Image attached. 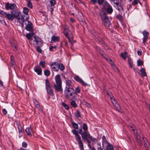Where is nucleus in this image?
I'll list each match as a JSON object with an SVG mask.
<instances>
[{
  "label": "nucleus",
  "mask_w": 150,
  "mask_h": 150,
  "mask_svg": "<svg viewBox=\"0 0 150 150\" xmlns=\"http://www.w3.org/2000/svg\"><path fill=\"white\" fill-rule=\"evenodd\" d=\"M11 13L13 14L14 19H16L21 24L22 26L23 25V23L25 21H28L30 18L29 16H27L24 19L25 16L21 15V11L18 10H13L11 12Z\"/></svg>",
  "instance_id": "1"
},
{
  "label": "nucleus",
  "mask_w": 150,
  "mask_h": 150,
  "mask_svg": "<svg viewBox=\"0 0 150 150\" xmlns=\"http://www.w3.org/2000/svg\"><path fill=\"white\" fill-rule=\"evenodd\" d=\"M55 83L54 85L55 90L57 92L60 91L62 93L63 89L62 88V81L60 75L58 74L55 76Z\"/></svg>",
  "instance_id": "2"
},
{
  "label": "nucleus",
  "mask_w": 150,
  "mask_h": 150,
  "mask_svg": "<svg viewBox=\"0 0 150 150\" xmlns=\"http://www.w3.org/2000/svg\"><path fill=\"white\" fill-rule=\"evenodd\" d=\"M74 89L73 87H65L64 94L66 98L69 100H72L75 98Z\"/></svg>",
  "instance_id": "3"
},
{
  "label": "nucleus",
  "mask_w": 150,
  "mask_h": 150,
  "mask_svg": "<svg viewBox=\"0 0 150 150\" xmlns=\"http://www.w3.org/2000/svg\"><path fill=\"white\" fill-rule=\"evenodd\" d=\"M34 36V39H32L30 41V42L35 47H42L43 45V41L39 37L36 36L35 35Z\"/></svg>",
  "instance_id": "4"
},
{
  "label": "nucleus",
  "mask_w": 150,
  "mask_h": 150,
  "mask_svg": "<svg viewBox=\"0 0 150 150\" xmlns=\"http://www.w3.org/2000/svg\"><path fill=\"white\" fill-rule=\"evenodd\" d=\"M72 132L75 135V137L76 141L77 142L78 145L81 150H83L84 147L82 141L81 137L79 135L77 131L75 129L72 130Z\"/></svg>",
  "instance_id": "5"
},
{
  "label": "nucleus",
  "mask_w": 150,
  "mask_h": 150,
  "mask_svg": "<svg viewBox=\"0 0 150 150\" xmlns=\"http://www.w3.org/2000/svg\"><path fill=\"white\" fill-rule=\"evenodd\" d=\"M79 134L81 135L82 139L83 140L88 138L89 139L94 141V138H93L90 134L88 131H84L83 132L81 128L79 129Z\"/></svg>",
  "instance_id": "6"
},
{
  "label": "nucleus",
  "mask_w": 150,
  "mask_h": 150,
  "mask_svg": "<svg viewBox=\"0 0 150 150\" xmlns=\"http://www.w3.org/2000/svg\"><path fill=\"white\" fill-rule=\"evenodd\" d=\"M113 6L119 12H122L123 10V7L122 4V1L116 2L113 3Z\"/></svg>",
  "instance_id": "7"
},
{
  "label": "nucleus",
  "mask_w": 150,
  "mask_h": 150,
  "mask_svg": "<svg viewBox=\"0 0 150 150\" xmlns=\"http://www.w3.org/2000/svg\"><path fill=\"white\" fill-rule=\"evenodd\" d=\"M0 14L5 17L9 20L12 21L14 19L13 14L10 13H7L6 12L3 10L0 11Z\"/></svg>",
  "instance_id": "8"
},
{
  "label": "nucleus",
  "mask_w": 150,
  "mask_h": 150,
  "mask_svg": "<svg viewBox=\"0 0 150 150\" xmlns=\"http://www.w3.org/2000/svg\"><path fill=\"white\" fill-rule=\"evenodd\" d=\"M103 6L104 10L106 11L107 13H111L112 11L111 6L107 2L103 4Z\"/></svg>",
  "instance_id": "9"
},
{
  "label": "nucleus",
  "mask_w": 150,
  "mask_h": 150,
  "mask_svg": "<svg viewBox=\"0 0 150 150\" xmlns=\"http://www.w3.org/2000/svg\"><path fill=\"white\" fill-rule=\"evenodd\" d=\"M16 5L15 4L9 3V2L5 4V8L7 10H14L16 7Z\"/></svg>",
  "instance_id": "10"
},
{
  "label": "nucleus",
  "mask_w": 150,
  "mask_h": 150,
  "mask_svg": "<svg viewBox=\"0 0 150 150\" xmlns=\"http://www.w3.org/2000/svg\"><path fill=\"white\" fill-rule=\"evenodd\" d=\"M143 141L144 145L146 150H150V144L145 137H143Z\"/></svg>",
  "instance_id": "11"
},
{
  "label": "nucleus",
  "mask_w": 150,
  "mask_h": 150,
  "mask_svg": "<svg viewBox=\"0 0 150 150\" xmlns=\"http://www.w3.org/2000/svg\"><path fill=\"white\" fill-rule=\"evenodd\" d=\"M113 105L115 106L117 110L120 112L122 113L123 112L122 110L121 109L120 106L118 103H117L115 98H113Z\"/></svg>",
  "instance_id": "12"
},
{
  "label": "nucleus",
  "mask_w": 150,
  "mask_h": 150,
  "mask_svg": "<svg viewBox=\"0 0 150 150\" xmlns=\"http://www.w3.org/2000/svg\"><path fill=\"white\" fill-rule=\"evenodd\" d=\"M142 34L144 36L143 40V43L145 45L146 41L148 39V37L149 35V33L146 30H144L143 31Z\"/></svg>",
  "instance_id": "13"
},
{
  "label": "nucleus",
  "mask_w": 150,
  "mask_h": 150,
  "mask_svg": "<svg viewBox=\"0 0 150 150\" xmlns=\"http://www.w3.org/2000/svg\"><path fill=\"white\" fill-rule=\"evenodd\" d=\"M28 24L25 23V24L26 25V26L25 27V29L27 30L30 31L33 29V24L30 21H28Z\"/></svg>",
  "instance_id": "14"
},
{
  "label": "nucleus",
  "mask_w": 150,
  "mask_h": 150,
  "mask_svg": "<svg viewBox=\"0 0 150 150\" xmlns=\"http://www.w3.org/2000/svg\"><path fill=\"white\" fill-rule=\"evenodd\" d=\"M74 79L81 83L83 86H86L88 85V84L85 83L79 76H76L74 77Z\"/></svg>",
  "instance_id": "15"
},
{
  "label": "nucleus",
  "mask_w": 150,
  "mask_h": 150,
  "mask_svg": "<svg viewBox=\"0 0 150 150\" xmlns=\"http://www.w3.org/2000/svg\"><path fill=\"white\" fill-rule=\"evenodd\" d=\"M58 63L57 62H52L51 66L52 69L55 71H57L59 70V68L57 67Z\"/></svg>",
  "instance_id": "16"
},
{
  "label": "nucleus",
  "mask_w": 150,
  "mask_h": 150,
  "mask_svg": "<svg viewBox=\"0 0 150 150\" xmlns=\"http://www.w3.org/2000/svg\"><path fill=\"white\" fill-rule=\"evenodd\" d=\"M34 70L38 75H41L42 70L41 68L39 66H36L34 68Z\"/></svg>",
  "instance_id": "17"
},
{
  "label": "nucleus",
  "mask_w": 150,
  "mask_h": 150,
  "mask_svg": "<svg viewBox=\"0 0 150 150\" xmlns=\"http://www.w3.org/2000/svg\"><path fill=\"white\" fill-rule=\"evenodd\" d=\"M102 53H101L103 57L105 58V59L108 62H109V59L108 58V57L107 56L103 51H101ZM109 63L111 64L112 66V60L111 59L109 58Z\"/></svg>",
  "instance_id": "18"
},
{
  "label": "nucleus",
  "mask_w": 150,
  "mask_h": 150,
  "mask_svg": "<svg viewBox=\"0 0 150 150\" xmlns=\"http://www.w3.org/2000/svg\"><path fill=\"white\" fill-rule=\"evenodd\" d=\"M105 24V26L109 27L110 25V22L108 19V17H107L102 20Z\"/></svg>",
  "instance_id": "19"
},
{
  "label": "nucleus",
  "mask_w": 150,
  "mask_h": 150,
  "mask_svg": "<svg viewBox=\"0 0 150 150\" xmlns=\"http://www.w3.org/2000/svg\"><path fill=\"white\" fill-rule=\"evenodd\" d=\"M33 102L35 107L39 111L41 110V109L39 102L37 101L36 99H35L33 100Z\"/></svg>",
  "instance_id": "20"
},
{
  "label": "nucleus",
  "mask_w": 150,
  "mask_h": 150,
  "mask_svg": "<svg viewBox=\"0 0 150 150\" xmlns=\"http://www.w3.org/2000/svg\"><path fill=\"white\" fill-rule=\"evenodd\" d=\"M17 126L19 133H23L24 130H23L22 126L19 122H17Z\"/></svg>",
  "instance_id": "21"
},
{
  "label": "nucleus",
  "mask_w": 150,
  "mask_h": 150,
  "mask_svg": "<svg viewBox=\"0 0 150 150\" xmlns=\"http://www.w3.org/2000/svg\"><path fill=\"white\" fill-rule=\"evenodd\" d=\"M47 93L49 95L53 96L54 95L53 90L52 87L48 88H46Z\"/></svg>",
  "instance_id": "22"
},
{
  "label": "nucleus",
  "mask_w": 150,
  "mask_h": 150,
  "mask_svg": "<svg viewBox=\"0 0 150 150\" xmlns=\"http://www.w3.org/2000/svg\"><path fill=\"white\" fill-rule=\"evenodd\" d=\"M68 31L69 30L67 28H64V31L63 32V33L65 37L67 38L70 37L69 36Z\"/></svg>",
  "instance_id": "23"
},
{
  "label": "nucleus",
  "mask_w": 150,
  "mask_h": 150,
  "mask_svg": "<svg viewBox=\"0 0 150 150\" xmlns=\"http://www.w3.org/2000/svg\"><path fill=\"white\" fill-rule=\"evenodd\" d=\"M31 129L30 127H27L25 129V132L27 133V134L30 136H32L31 134Z\"/></svg>",
  "instance_id": "24"
},
{
  "label": "nucleus",
  "mask_w": 150,
  "mask_h": 150,
  "mask_svg": "<svg viewBox=\"0 0 150 150\" xmlns=\"http://www.w3.org/2000/svg\"><path fill=\"white\" fill-rule=\"evenodd\" d=\"M51 40V42L52 41L56 42L58 41L59 39V38L58 36L53 35L52 37Z\"/></svg>",
  "instance_id": "25"
},
{
  "label": "nucleus",
  "mask_w": 150,
  "mask_h": 150,
  "mask_svg": "<svg viewBox=\"0 0 150 150\" xmlns=\"http://www.w3.org/2000/svg\"><path fill=\"white\" fill-rule=\"evenodd\" d=\"M66 87H73L71 85V81L70 80L68 79L66 81Z\"/></svg>",
  "instance_id": "26"
},
{
  "label": "nucleus",
  "mask_w": 150,
  "mask_h": 150,
  "mask_svg": "<svg viewBox=\"0 0 150 150\" xmlns=\"http://www.w3.org/2000/svg\"><path fill=\"white\" fill-rule=\"evenodd\" d=\"M140 72L141 73V76H142L144 77L146 76V73L144 68H142L140 70Z\"/></svg>",
  "instance_id": "27"
},
{
  "label": "nucleus",
  "mask_w": 150,
  "mask_h": 150,
  "mask_svg": "<svg viewBox=\"0 0 150 150\" xmlns=\"http://www.w3.org/2000/svg\"><path fill=\"white\" fill-rule=\"evenodd\" d=\"M51 87L50 85V83L49 80L48 79H47L45 80V88H47Z\"/></svg>",
  "instance_id": "28"
},
{
  "label": "nucleus",
  "mask_w": 150,
  "mask_h": 150,
  "mask_svg": "<svg viewBox=\"0 0 150 150\" xmlns=\"http://www.w3.org/2000/svg\"><path fill=\"white\" fill-rule=\"evenodd\" d=\"M127 56V53L125 51L123 53H121L120 54L121 57L124 59L125 60Z\"/></svg>",
  "instance_id": "29"
},
{
  "label": "nucleus",
  "mask_w": 150,
  "mask_h": 150,
  "mask_svg": "<svg viewBox=\"0 0 150 150\" xmlns=\"http://www.w3.org/2000/svg\"><path fill=\"white\" fill-rule=\"evenodd\" d=\"M34 34L33 33H28L26 35V37L28 39L30 40V41L32 39H31V37L32 36H34Z\"/></svg>",
  "instance_id": "30"
},
{
  "label": "nucleus",
  "mask_w": 150,
  "mask_h": 150,
  "mask_svg": "<svg viewBox=\"0 0 150 150\" xmlns=\"http://www.w3.org/2000/svg\"><path fill=\"white\" fill-rule=\"evenodd\" d=\"M57 67L59 68L60 70L61 71L64 70L65 69V67L64 65L62 64H59L58 63Z\"/></svg>",
  "instance_id": "31"
},
{
  "label": "nucleus",
  "mask_w": 150,
  "mask_h": 150,
  "mask_svg": "<svg viewBox=\"0 0 150 150\" xmlns=\"http://www.w3.org/2000/svg\"><path fill=\"white\" fill-rule=\"evenodd\" d=\"M100 15L102 20L105 18L107 17L106 16L105 13L103 11H102L100 12Z\"/></svg>",
  "instance_id": "32"
},
{
  "label": "nucleus",
  "mask_w": 150,
  "mask_h": 150,
  "mask_svg": "<svg viewBox=\"0 0 150 150\" xmlns=\"http://www.w3.org/2000/svg\"><path fill=\"white\" fill-rule=\"evenodd\" d=\"M116 18L120 22H122L123 20V18L122 16L120 14H117L116 16Z\"/></svg>",
  "instance_id": "33"
},
{
  "label": "nucleus",
  "mask_w": 150,
  "mask_h": 150,
  "mask_svg": "<svg viewBox=\"0 0 150 150\" xmlns=\"http://www.w3.org/2000/svg\"><path fill=\"white\" fill-rule=\"evenodd\" d=\"M29 11V9L27 7H25L23 8V12L25 15H28V14Z\"/></svg>",
  "instance_id": "34"
},
{
  "label": "nucleus",
  "mask_w": 150,
  "mask_h": 150,
  "mask_svg": "<svg viewBox=\"0 0 150 150\" xmlns=\"http://www.w3.org/2000/svg\"><path fill=\"white\" fill-rule=\"evenodd\" d=\"M80 91V88L79 86H78L75 88V91H74V94H77L78 93H79Z\"/></svg>",
  "instance_id": "35"
},
{
  "label": "nucleus",
  "mask_w": 150,
  "mask_h": 150,
  "mask_svg": "<svg viewBox=\"0 0 150 150\" xmlns=\"http://www.w3.org/2000/svg\"><path fill=\"white\" fill-rule=\"evenodd\" d=\"M106 144H107V145L106 146V150H112V146L108 143Z\"/></svg>",
  "instance_id": "36"
},
{
  "label": "nucleus",
  "mask_w": 150,
  "mask_h": 150,
  "mask_svg": "<svg viewBox=\"0 0 150 150\" xmlns=\"http://www.w3.org/2000/svg\"><path fill=\"white\" fill-rule=\"evenodd\" d=\"M27 6L30 8L32 9L33 8V6L32 3L30 0H27Z\"/></svg>",
  "instance_id": "37"
},
{
  "label": "nucleus",
  "mask_w": 150,
  "mask_h": 150,
  "mask_svg": "<svg viewBox=\"0 0 150 150\" xmlns=\"http://www.w3.org/2000/svg\"><path fill=\"white\" fill-rule=\"evenodd\" d=\"M75 117L77 118H79L81 117V114L79 110H77L76 112L75 113Z\"/></svg>",
  "instance_id": "38"
},
{
  "label": "nucleus",
  "mask_w": 150,
  "mask_h": 150,
  "mask_svg": "<svg viewBox=\"0 0 150 150\" xmlns=\"http://www.w3.org/2000/svg\"><path fill=\"white\" fill-rule=\"evenodd\" d=\"M102 144H103V147L104 146V145L105 144H106L107 143H108V142H107V141L106 140V138L104 136H103L102 138Z\"/></svg>",
  "instance_id": "39"
},
{
  "label": "nucleus",
  "mask_w": 150,
  "mask_h": 150,
  "mask_svg": "<svg viewBox=\"0 0 150 150\" xmlns=\"http://www.w3.org/2000/svg\"><path fill=\"white\" fill-rule=\"evenodd\" d=\"M72 101L70 103L71 105L74 108H76L77 107V105L76 102L74 100H71Z\"/></svg>",
  "instance_id": "40"
},
{
  "label": "nucleus",
  "mask_w": 150,
  "mask_h": 150,
  "mask_svg": "<svg viewBox=\"0 0 150 150\" xmlns=\"http://www.w3.org/2000/svg\"><path fill=\"white\" fill-rule=\"evenodd\" d=\"M46 62L45 61H40L39 64L40 66H41L42 68L45 67Z\"/></svg>",
  "instance_id": "41"
},
{
  "label": "nucleus",
  "mask_w": 150,
  "mask_h": 150,
  "mask_svg": "<svg viewBox=\"0 0 150 150\" xmlns=\"http://www.w3.org/2000/svg\"><path fill=\"white\" fill-rule=\"evenodd\" d=\"M83 129L84 131H88V127L86 124L85 123L83 124Z\"/></svg>",
  "instance_id": "42"
},
{
  "label": "nucleus",
  "mask_w": 150,
  "mask_h": 150,
  "mask_svg": "<svg viewBox=\"0 0 150 150\" xmlns=\"http://www.w3.org/2000/svg\"><path fill=\"white\" fill-rule=\"evenodd\" d=\"M50 71L48 70H45L44 71V74L46 76H49L50 75Z\"/></svg>",
  "instance_id": "43"
},
{
  "label": "nucleus",
  "mask_w": 150,
  "mask_h": 150,
  "mask_svg": "<svg viewBox=\"0 0 150 150\" xmlns=\"http://www.w3.org/2000/svg\"><path fill=\"white\" fill-rule=\"evenodd\" d=\"M113 69H114L115 71L117 73L119 72V70L118 69L116 66V65L113 62Z\"/></svg>",
  "instance_id": "44"
},
{
  "label": "nucleus",
  "mask_w": 150,
  "mask_h": 150,
  "mask_svg": "<svg viewBox=\"0 0 150 150\" xmlns=\"http://www.w3.org/2000/svg\"><path fill=\"white\" fill-rule=\"evenodd\" d=\"M67 39H68L69 41L71 43V47H72L73 45V44L72 42V40L73 39V37L72 36L71 38L69 37V38H67Z\"/></svg>",
  "instance_id": "45"
},
{
  "label": "nucleus",
  "mask_w": 150,
  "mask_h": 150,
  "mask_svg": "<svg viewBox=\"0 0 150 150\" xmlns=\"http://www.w3.org/2000/svg\"><path fill=\"white\" fill-rule=\"evenodd\" d=\"M51 6L52 7L56 4V1L55 0H51L50 1Z\"/></svg>",
  "instance_id": "46"
},
{
  "label": "nucleus",
  "mask_w": 150,
  "mask_h": 150,
  "mask_svg": "<svg viewBox=\"0 0 150 150\" xmlns=\"http://www.w3.org/2000/svg\"><path fill=\"white\" fill-rule=\"evenodd\" d=\"M62 105L66 110H68L69 109V106L64 102H63L62 103Z\"/></svg>",
  "instance_id": "47"
},
{
  "label": "nucleus",
  "mask_w": 150,
  "mask_h": 150,
  "mask_svg": "<svg viewBox=\"0 0 150 150\" xmlns=\"http://www.w3.org/2000/svg\"><path fill=\"white\" fill-rule=\"evenodd\" d=\"M143 64V62L142 61L140 60V59H139L138 60L137 62V65L138 66H140Z\"/></svg>",
  "instance_id": "48"
},
{
  "label": "nucleus",
  "mask_w": 150,
  "mask_h": 150,
  "mask_svg": "<svg viewBox=\"0 0 150 150\" xmlns=\"http://www.w3.org/2000/svg\"><path fill=\"white\" fill-rule=\"evenodd\" d=\"M72 125L74 128L76 129H78V125L76 123L74 122H73Z\"/></svg>",
  "instance_id": "49"
},
{
  "label": "nucleus",
  "mask_w": 150,
  "mask_h": 150,
  "mask_svg": "<svg viewBox=\"0 0 150 150\" xmlns=\"http://www.w3.org/2000/svg\"><path fill=\"white\" fill-rule=\"evenodd\" d=\"M107 94L110 97V98L111 99V102L112 103V97L111 96V95L112 94V93L110 91V92L108 91L107 92Z\"/></svg>",
  "instance_id": "50"
},
{
  "label": "nucleus",
  "mask_w": 150,
  "mask_h": 150,
  "mask_svg": "<svg viewBox=\"0 0 150 150\" xmlns=\"http://www.w3.org/2000/svg\"><path fill=\"white\" fill-rule=\"evenodd\" d=\"M57 46L55 45L53 46H51L49 47V50L50 51H54V49L55 50L57 48Z\"/></svg>",
  "instance_id": "51"
},
{
  "label": "nucleus",
  "mask_w": 150,
  "mask_h": 150,
  "mask_svg": "<svg viewBox=\"0 0 150 150\" xmlns=\"http://www.w3.org/2000/svg\"><path fill=\"white\" fill-rule=\"evenodd\" d=\"M138 1H139V0H134L132 2V5L135 6L138 4Z\"/></svg>",
  "instance_id": "52"
},
{
  "label": "nucleus",
  "mask_w": 150,
  "mask_h": 150,
  "mask_svg": "<svg viewBox=\"0 0 150 150\" xmlns=\"http://www.w3.org/2000/svg\"><path fill=\"white\" fill-rule=\"evenodd\" d=\"M41 47H36L37 48L36 50L39 53H41L42 52V50L40 48Z\"/></svg>",
  "instance_id": "53"
},
{
  "label": "nucleus",
  "mask_w": 150,
  "mask_h": 150,
  "mask_svg": "<svg viewBox=\"0 0 150 150\" xmlns=\"http://www.w3.org/2000/svg\"><path fill=\"white\" fill-rule=\"evenodd\" d=\"M84 105H85L86 106L90 108L91 107V104L89 103H88L86 102L85 101L83 103Z\"/></svg>",
  "instance_id": "54"
},
{
  "label": "nucleus",
  "mask_w": 150,
  "mask_h": 150,
  "mask_svg": "<svg viewBox=\"0 0 150 150\" xmlns=\"http://www.w3.org/2000/svg\"><path fill=\"white\" fill-rule=\"evenodd\" d=\"M98 3L99 5H101L103 4L105 0H97Z\"/></svg>",
  "instance_id": "55"
},
{
  "label": "nucleus",
  "mask_w": 150,
  "mask_h": 150,
  "mask_svg": "<svg viewBox=\"0 0 150 150\" xmlns=\"http://www.w3.org/2000/svg\"><path fill=\"white\" fill-rule=\"evenodd\" d=\"M136 141L138 143V145L139 146H142V143L141 142V141L140 139H138L136 140Z\"/></svg>",
  "instance_id": "56"
},
{
  "label": "nucleus",
  "mask_w": 150,
  "mask_h": 150,
  "mask_svg": "<svg viewBox=\"0 0 150 150\" xmlns=\"http://www.w3.org/2000/svg\"><path fill=\"white\" fill-rule=\"evenodd\" d=\"M128 63L130 67L132 68L133 67V62H132L129 59L128 60Z\"/></svg>",
  "instance_id": "57"
},
{
  "label": "nucleus",
  "mask_w": 150,
  "mask_h": 150,
  "mask_svg": "<svg viewBox=\"0 0 150 150\" xmlns=\"http://www.w3.org/2000/svg\"><path fill=\"white\" fill-rule=\"evenodd\" d=\"M28 145L27 143L25 142H23L22 144V146L26 148Z\"/></svg>",
  "instance_id": "58"
},
{
  "label": "nucleus",
  "mask_w": 150,
  "mask_h": 150,
  "mask_svg": "<svg viewBox=\"0 0 150 150\" xmlns=\"http://www.w3.org/2000/svg\"><path fill=\"white\" fill-rule=\"evenodd\" d=\"M115 149L116 150H121V148L118 146H113V150H114V149Z\"/></svg>",
  "instance_id": "59"
},
{
  "label": "nucleus",
  "mask_w": 150,
  "mask_h": 150,
  "mask_svg": "<svg viewBox=\"0 0 150 150\" xmlns=\"http://www.w3.org/2000/svg\"><path fill=\"white\" fill-rule=\"evenodd\" d=\"M96 48L97 50L100 53L102 52L101 51L102 50L100 47L98 46H96Z\"/></svg>",
  "instance_id": "60"
},
{
  "label": "nucleus",
  "mask_w": 150,
  "mask_h": 150,
  "mask_svg": "<svg viewBox=\"0 0 150 150\" xmlns=\"http://www.w3.org/2000/svg\"><path fill=\"white\" fill-rule=\"evenodd\" d=\"M2 112H3V113L4 115H6L7 113V112L6 110V109L5 108L3 109L2 110Z\"/></svg>",
  "instance_id": "61"
},
{
  "label": "nucleus",
  "mask_w": 150,
  "mask_h": 150,
  "mask_svg": "<svg viewBox=\"0 0 150 150\" xmlns=\"http://www.w3.org/2000/svg\"><path fill=\"white\" fill-rule=\"evenodd\" d=\"M84 140V141L86 140L88 144H91V141L88 139V138H86Z\"/></svg>",
  "instance_id": "62"
},
{
  "label": "nucleus",
  "mask_w": 150,
  "mask_h": 150,
  "mask_svg": "<svg viewBox=\"0 0 150 150\" xmlns=\"http://www.w3.org/2000/svg\"><path fill=\"white\" fill-rule=\"evenodd\" d=\"M137 53L138 55L140 56L142 54V51L140 50H138L137 52Z\"/></svg>",
  "instance_id": "63"
},
{
  "label": "nucleus",
  "mask_w": 150,
  "mask_h": 150,
  "mask_svg": "<svg viewBox=\"0 0 150 150\" xmlns=\"http://www.w3.org/2000/svg\"><path fill=\"white\" fill-rule=\"evenodd\" d=\"M135 136L136 137V140L138 139H140V136L138 134Z\"/></svg>",
  "instance_id": "64"
}]
</instances>
